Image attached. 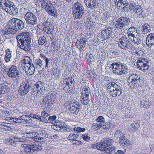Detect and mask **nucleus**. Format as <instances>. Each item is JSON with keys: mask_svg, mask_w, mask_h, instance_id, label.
Instances as JSON below:
<instances>
[{"mask_svg": "<svg viewBox=\"0 0 154 154\" xmlns=\"http://www.w3.org/2000/svg\"><path fill=\"white\" fill-rule=\"evenodd\" d=\"M5 54L4 59L7 63L9 62L12 56L11 54V51H10L9 49H7L5 51Z\"/></svg>", "mask_w": 154, "mask_h": 154, "instance_id": "34", "label": "nucleus"}, {"mask_svg": "<svg viewBox=\"0 0 154 154\" xmlns=\"http://www.w3.org/2000/svg\"><path fill=\"white\" fill-rule=\"evenodd\" d=\"M41 4L42 8H45V10L49 14L51 15L54 14V7L51 5H48L47 3V0H43L41 2Z\"/></svg>", "mask_w": 154, "mask_h": 154, "instance_id": "16", "label": "nucleus"}, {"mask_svg": "<svg viewBox=\"0 0 154 154\" xmlns=\"http://www.w3.org/2000/svg\"><path fill=\"white\" fill-rule=\"evenodd\" d=\"M103 123H100L98 124L96 123H94L91 126V128L94 130H97L99 129L100 127H102L103 125Z\"/></svg>", "mask_w": 154, "mask_h": 154, "instance_id": "42", "label": "nucleus"}, {"mask_svg": "<svg viewBox=\"0 0 154 154\" xmlns=\"http://www.w3.org/2000/svg\"><path fill=\"white\" fill-rule=\"evenodd\" d=\"M96 121L97 122L103 123V125H104L105 119L102 116H99L96 119Z\"/></svg>", "mask_w": 154, "mask_h": 154, "instance_id": "55", "label": "nucleus"}, {"mask_svg": "<svg viewBox=\"0 0 154 154\" xmlns=\"http://www.w3.org/2000/svg\"><path fill=\"white\" fill-rule=\"evenodd\" d=\"M137 5L135 2H134L133 1H131L129 6V9H133V10L135 8L136 6H137Z\"/></svg>", "mask_w": 154, "mask_h": 154, "instance_id": "61", "label": "nucleus"}, {"mask_svg": "<svg viewBox=\"0 0 154 154\" xmlns=\"http://www.w3.org/2000/svg\"><path fill=\"white\" fill-rule=\"evenodd\" d=\"M7 87L4 85H0V94H3L7 92Z\"/></svg>", "mask_w": 154, "mask_h": 154, "instance_id": "45", "label": "nucleus"}, {"mask_svg": "<svg viewBox=\"0 0 154 154\" xmlns=\"http://www.w3.org/2000/svg\"><path fill=\"white\" fill-rule=\"evenodd\" d=\"M114 2L116 7L117 8L121 7L125 10V8L127 9L128 3L127 0H114Z\"/></svg>", "mask_w": 154, "mask_h": 154, "instance_id": "17", "label": "nucleus"}, {"mask_svg": "<svg viewBox=\"0 0 154 154\" xmlns=\"http://www.w3.org/2000/svg\"><path fill=\"white\" fill-rule=\"evenodd\" d=\"M81 106V104L77 101L70 103L69 108L70 112L74 115H77L80 110Z\"/></svg>", "mask_w": 154, "mask_h": 154, "instance_id": "11", "label": "nucleus"}, {"mask_svg": "<svg viewBox=\"0 0 154 154\" xmlns=\"http://www.w3.org/2000/svg\"><path fill=\"white\" fill-rule=\"evenodd\" d=\"M16 38L18 42L21 44L20 48L21 49L26 51L30 50L31 40L29 32L26 31L20 33L16 35Z\"/></svg>", "mask_w": 154, "mask_h": 154, "instance_id": "2", "label": "nucleus"}, {"mask_svg": "<svg viewBox=\"0 0 154 154\" xmlns=\"http://www.w3.org/2000/svg\"><path fill=\"white\" fill-rule=\"evenodd\" d=\"M140 106L141 107L148 109L149 108V105L147 100H142L140 102Z\"/></svg>", "mask_w": 154, "mask_h": 154, "instance_id": "41", "label": "nucleus"}, {"mask_svg": "<svg viewBox=\"0 0 154 154\" xmlns=\"http://www.w3.org/2000/svg\"><path fill=\"white\" fill-rule=\"evenodd\" d=\"M24 26V23L22 20L17 18L11 19L5 27L4 35L7 38H9L11 34H14L17 30H22Z\"/></svg>", "mask_w": 154, "mask_h": 154, "instance_id": "1", "label": "nucleus"}, {"mask_svg": "<svg viewBox=\"0 0 154 154\" xmlns=\"http://www.w3.org/2000/svg\"><path fill=\"white\" fill-rule=\"evenodd\" d=\"M84 8L79 2H77L73 5V17L75 18H80L84 12Z\"/></svg>", "mask_w": 154, "mask_h": 154, "instance_id": "6", "label": "nucleus"}, {"mask_svg": "<svg viewBox=\"0 0 154 154\" xmlns=\"http://www.w3.org/2000/svg\"><path fill=\"white\" fill-rule=\"evenodd\" d=\"M133 10L134 13L137 15H139L142 14L143 11L142 7L138 5L136 6L135 8Z\"/></svg>", "mask_w": 154, "mask_h": 154, "instance_id": "40", "label": "nucleus"}, {"mask_svg": "<svg viewBox=\"0 0 154 154\" xmlns=\"http://www.w3.org/2000/svg\"><path fill=\"white\" fill-rule=\"evenodd\" d=\"M101 37L103 39H106L109 38V36H108V35L104 30L101 31Z\"/></svg>", "mask_w": 154, "mask_h": 154, "instance_id": "54", "label": "nucleus"}, {"mask_svg": "<svg viewBox=\"0 0 154 154\" xmlns=\"http://www.w3.org/2000/svg\"><path fill=\"white\" fill-rule=\"evenodd\" d=\"M140 76L139 75L133 74L131 75L129 77V79L131 80V83L133 85H135L139 82Z\"/></svg>", "mask_w": 154, "mask_h": 154, "instance_id": "30", "label": "nucleus"}, {"mask_svg": "<svg viewBox=\"0 0 154 154\" xmlns=\"http://www.w3.org/2000/svg\"><path fill=\"white\" fill-rule=\"evenodd\" d=\"M56 119V117L55 116L53 115L52 116H49L48 119L49 121L51 123H52V122L54 121Z\"/></svg>", "mask_w": 154, "mask_h": 154, "instance_id": "63", "label": "nucleus"}, {"mask_svg": "<svg viewBox=\"0 0 154 154\" xmlns=\"http://www.w3.org/2000/svg\"><path fill=\"white\" fill-rule=\"evenodd\" d=\"M146 44L149 47L154 45V33H150L146 37Z\"/></svg>", "mask_w": 154, "mask_h": 154, "instance_id": "22", "label": "nucleus"}, {"mask_svg": "<svg viewBox=\"0 0 154 154\" xmlns=\"http://www.w3.org/2000/svg\"><path fill=\"white\" fill-rule=\"evenodd\" d=\"M42 61L40 59H38L35 60V67L38 68H41L43 65Z\"/></svg>", "mask_w": 154, "mask_h": 154, "instance_id": "44", "label": "nucleus"}, {"mask_svg": "<svg viewBox=\"0 0 154 154\" xmlns=\"http://www.w3.org/2000/svg\"><path fill=\"white\" fill-rule=\"evenodd\" d=\"M45 138L39 136L36 138H35V140L39 142H42L45 141Z\"/></svg>", "mask_w": 154, "mask_h": 154, "instance_id": "60", "label": "nucleus"}, {"mask_svg": "<svg viewBox=\"0 0 154 154\" xmlns=\"http://www.w3.org/2000/svg\"><path fill=\"white\" fill-rule=\"evenodd\" d=\"M118 45L119 48L123 49H130L132 46L131 42L125 36H122L119 39Z\"/></svg>", "mask_w": 154, "mask_h": 154, "instance_id": "9", "label": "nucleus"}, {"mask_svg": "<svg viewBox=\"0 0 154 154\" xmlns=\"http://www.w3.org/2000/svg\"><path fill=\"white\" fill-rule=\"evenodd\" d=\"M31 66H34V65H33V64H32L28 65L27 66H26V65L25 66H23L22 68L23 69V70L26 72V71L27 68L28 69H29V70L30 69V67Z\"/></svg>", "mask_w": 154, "mask_h": 154, "instance_id": "62", "label": "nucleus"}, {"mask_svg": "<svg viewBox=\"0 0 154 154\" xmlns=\"http://www.w3.org/2000/svg\"><path fill=\"white\" fill-rule=\"evenodd\" d=\"M140 127L138 123H134L130 125L128 127V131L131 132H134L136 131Z\"/></svg>", "mask_w": 154, "mask_h": 154, "instance_id": "28", "label": "nucleus"}, {"mask_svg": "<svg viewBox=\"0 0 154 154\" xmlns=\"http://www.w3.org/2000/svg\"><path fill=\"white\" fill-rule=\"evenodd\" d=\"M6 12L11 15H17L18 14V9L13 3Z\"/></svg>", "mask_w": 154, "mask_h": 154, "instance_id": "23", "label": "nucleus"}, {"mask_svg": "<svg viewBox=\"0 0 154 154\" xmlns=\"http://www.w3.org/2000/svg\"><path fill=\"white\" fill-rule=\"evenodd\" d=\"M53 75L56 76H59L60 74V69H54L53 72Z\"/></svg>", "mask_w": 154, "mask_h": 154, "instance_id": "58", "label": "nucleus"}, {"mask_svg": "<svg viewBox=\"0 0 154 154\" xmlns=\"http://www.w3.org/2000/svg\"><path fill=\"white\" fill-rule=\"evenodd\" d=\"M7 75L9 77L16 78L17 81L19 80V72L17 70L16 66L12 65L7 71Z\"/></svg>", "mask_w": 154, "mask_h": 154, "instance_id": "10", "label": "nucleus"}, {"mask_svg": "<svg viewBox=\"0 0 154 154\" xmlns=\"http://www.w3.org/2000/svg\"><path fill=\"white\" fill-rule=\"evenodd\" d=\"M91 96L82 95L81 96V102L83 105H86L90 102Z\"/></svg>", "mask_w": 154, "mask_h": 154, "instance_id": "25", "label": "nucleus"}, {"mask_svg": "<svg viewBox=\"0 0 154 154\" xmlns=\"http://www.w3.org/2000/svg\"><path fill=\"white\" fill-rule=\"evenodd\" d=\"M13 3L12 2L9 0H6L5 1V2L0 5V7L1 9L6 12Z\"/></svg>", "mask_w": 154, "mask_h": 154, "instance_id": "24", "label": "nucleus"}, {"mask_svg": "<svg viewBox=\"0 0 154 154\" xmlns=\"http://www.w3.org/2000/svg\"><path fill=\"white\" fill-rule=\"evenodd\" d=\"M113 72L115 74H125L127 72L128 68L126 64L123 63L122 59L118 57L115 62L111 65Z\"/></svg>", "mask_w": 154, "mask_h": 154, "instance_id": "3", "label": "nucleus"}, {"mask_svg": "<svg viewBox=\"0 0 154 154\" xmlns=\"http://www.w3.org/2000/svg\"><path fill=\"white\" fill-rule=\"evenodd\" d=\"M104 30L106 33V34L108 35V36L109 37V36L112 33V28L110 27H106L105 28Z\"/></svg>", "mask_w": 154, "mask_h": 154, "instance_id": "47", "label": "nucleus"}, {"mask_svg": "<svg viewBox=\"0 0 154 154\" xmlns=\"http://www.w3.org/2000/svg\"><path fill=\"white\" fill-rule=\"evenodd\" d=\"M32 152H34L35 151H41L42 149V147L36 144L31 145Z\"/></svg>", "mask_w": 154, "mask_h": 154, "instance_id": "38", "label": "nucleus"}, {"mask_svg": "<svg viewBox=\"0 0 154 154\" xmlns=\"http://www.w3.org/2000/svg\"><path fill=\"white\" fill-rule=\"evenodd\" d=\"M52 97V96L49 95L46 96L43 100V104L47 105V106H50L53 104Z\"/></svg>", "mask_w": 154, "mask_h": 154, "instance_id": "26", "label": "nucleus"}, {"mask_svg": "<svg viewBox=\"0 0 154 154\" xmlns=\"http://www.w3.org/2000/svg\"><path fill=\"white\" fill-rule=\"evenodd\" d=\"M150 27L149 25L145 23L142 26V33L144 34L147 33L150 31Z\"/></svg>", "mask_w": 154, "mask_h": 154, "instance_id": "37", "label": "nucleus"}, {"mask_svg": "<svg viewBox=\"0 0 154 154\" xmlns=\"http://www.w3.org/2000/svg\"><path fill=\"white\" fill-rule=\"evenodd\" d=\"M40 34L39 33L38 34L37 33V37L38 38V43L40 45H42L44 44L46 42V39L44 36L42 35L41 36H40Z\"/></svg>", "mask_w": 154, "mask_h": 154, "instance_id": "35", "label": "nucleus"}, {"mask_svg": "<svg viewBox=\"0 0 154 154\" xmlns=\"http://www.w3.org/2000/svg\"><path fill=\"white\" fill-rule=\"evenodd\" d=\"M124 136L122 133L119 130H117L115 133L114 136L116 138H118L119 137V140L120 138L122 136Z\"/></svg>", "mask_w": 154, "mask_h": 154, "instance_id": "51", "label": "nucleus"}, {"mask_svg": "<svg viewBox=\"0 0 154 154\" xmlns=\"http://www.w3.org/2000/svg\"><path fill=\"white\" fill-rule=\"evenodd\" d=\"M42 117V121L44 119L45 117H48L49 116V114L46 112L45 111H42L41 113Z\"/></svg>", "mask_w": 154, "mask_h": 154, "instance_id": "64", "label": "nucleus"}, {"mask_svg": "<svg viewBox=\"0 0 154 154\" xmlns=\"http://www.w3.org/2000/svg\"><path fill=\"white\" fill-rule=\"evenodd\" d=\"M130 22V20L129 18L122 17L118 18L116 20L115 26L117 28L120 29L125 28L129 25Z\"/></svg>", "mask_w": 154, "mask_h": 154, "instance_id": "8", "label": "nucleus"}, {"mask_svg": "<svg viewBox=\"0 0 154 154\" xmlns=\"http://www.w3.org/2000/svg\"><path fill=\"white\" fill-rule=\"evenodd\" d=\"M80 90H82V95L91 96V90L88 86H87L84 82L81 83Z\"/></svg>", "mask_w": 154, "mask_h": 154, "instance_id": "18", "label": "nucleus"}, {"mask_svg": "<svg viewBox=\"0 0 154 154\" xmlns=\"http://www.w3.org/2000/svg\"><path fill=\"white\" fill-rule=\"evenodd\" d=\"M78 135H76L74 134H70L69 136L68 139L69 140H75L78 137Z\"/></svg>", "mask_w": 154, "mask_h": 154, "instance_id": "48", "label": "nucleus"}, {"mask_svg": "<svg viewBox=\"0 0 154 154\" xmlns=\"http://www.w3.org/2000/svg\"><path fill=\"white\" fill-rule=\"evenodd\" d=\"M20 118L22 120L25 121H28L30 120L31 119L29 116L27 115H23L20 117Z\"/></svg>", "mask_w": 154, "mask_h": 154, "instance_id": "57", "label": "nucleus"}, {"mask_svg": "<svg viewBox=\"0 0 154 154\" xmlns=\"http://www.w3.org/2000/svg\"><path fill=\"white\" fill-rule=\"evenodd\" d=\"M73 130L74 131H76L77 132H85L86 129L85 128L78 127L74 128H73Z\"/></svg>", "mask_w": 154, "mask_h": 154, "instance_id": "50", "label": "nucleus"}, {"mask_svg": "<svg viewBox=\"0 0 154 154\" xmlns=\"http://www.w3.org/2000/svg\"><path fill=\"white\" fill-rule=\"evenodd\" d=\"M100 150L102 152L103 154H109L114 152L115 149L114 147L111 146L105 148L104 149Z\"/></svg>", "mask_w": 154, "mask_h": 154, "instance_id": "31", "label": "nucleus"}, {"mask_svg": "<svg viewBox=\"0 0 154 154\" xmlns=\"http://www.w3.org/2000/svg\"><path fill=\"white\" fill-rule=\"evenodd\" d=\"M29 116L32 118L38 119L40 121H42V118H41V117L39 115L31 114H30Z\"/></svg>", "mask_w": 154, "mask_h": 154, "instance_id": "52", "label": "nucleus"}, {"mask_svg": "<svg viewBox=\"0 0 154 154\" xmlns=\"http://www.w3.org/2000/svg\"><path fill=\"white\" fill-rule=\"evenodd\" d=\"M129 39L132 42H134L136 45H139L141 43V40L140 37L137 34L129 38Z\"/></svg>", "mask_w": 154, "mask_h": 154, "instance_id": "27", "label": "nucleus"}, {"mask_svg": "<svg viewBox=\"0 0 154 154\" xmlns=\"http://www.w3.org/2000/svg\"><path fill=\"white\" fill-rule=\"evenodd\" d=\"M24 18L26 22L28 24L34 25L37 23V17L32 12H29L26 13Z\"/></svg>", "mask_w": 154, "mask_h": 154, "instance_id": "12", "label": "nucleus"}, {"mask_svg": "<svg viewBox=\"0 0 154 154\" xmlns=\"http://www.w3.org/2000/svg\"><path fill=\"white\" fill-rule=\"evenodd\" d=\"M27 69H28L27 68ZM30 69H26V73L28 75H32L33 74L35 71V66H31L30 67Z\"/></svg>", "mask_w": 154, "mask_h": 154, "instance_id": "46", "label": "nucleus"}, {"mask_svg": "<svg viewBox=\"0 0 154 154\" xmlns=\"http://www.w3.org/2000/svg\"><path fill=\"white\" fill-rule=\"evenodd\" d=\"M21 146L24 148L23 149L25 152H32L31 145L26 144H23Z\"/></svg>", "mask_w": 154, "mask_h": 154, "instance_id": "39", "label": "nucleus"}, {"mask_svg": "<svg viewBox=\"0 0 154 154\" xmlns=\"http://www.w3.org/2000/svg\"><path fill=\"white\" fill-rule=\"evenodd\" d=\"M39 135L40 137H44L45 138L47 137L48 135L45 130H41L39 131Z\"/></svg>", "mask_w": 154, "mask_h": 154, "instance_id": "53", "label": "nucleus"}, {"mask_svg": "<svg viewBox=\"0 0 154 154\" xmlns=\"http://www.w3.org/2000/svg\"><path fill=\"white\" fill-rule=\"evenodd\" d=\"M24 135L25 137L28 138L34 139L32 132L29 131L28 132H26Z\"/></svg>", "mask_w": 154, "mask_h": 154, "instance_id": "56", "label": "nucleus"}, {"mask_svg": "<svg viewBox=\"0 0 154 154\" xmlns=\"http://www.w3.org/2000/svg\"><path fill=\"white\" fill-rule=\"evenodd\" d=\"M106 87L107 91L111 96L116 97L121 95L122 89L120 86L114 82H110L107 85Z\"/></svg>", "mask_w": 154, "mask_h": 154, "instance_id": "4", "label": "nucleus"}, {"mask_svg": "<svg viewBox=\"0 0 154 154\" xmlns=\"http://www.w3.org/2000/svg\"><path fill=\"white\" fill-rule=\"evenodd\" d=\"M44 85L40 81L36 82L33 86V90L34 91H37L41 93L44 90Z\"/></svg>", "mask_w": 154, "mask_h": 154, "instance_id": "21", "label": "nucleus"}, {"mask_svg": "<svg viewBox=\"0 0 154 154\" xmlns=\"http://www.w3.org/2000/svg\"><path fill=\"white\" fill-rule=\"evenodd\" d=\"M112 144V140L110 139L106 138L100 142L92 144L91 147L92 148L97 149L98 150H102L105 148L109 147Z\"/></svg>", "mask_w": 154, "mask_h": 154, "instance_id": "7", "label": "nucleus"}, {"mask_svg": "<svg viewBox=\"0 0 154 154\" xmlns=\"http://www.w3.org/2000/svg\"><path fill=\"white\" fill-rule=\"evenodd\" d=\"M87 42V40L85 38L81 39L79 41L78 40L77 42V43L78 45V46L79 48H82L86 45V43Z\"/></svg>", "mask_w": 154, "mask_h": 154, "instance_id": "33", "label": "nucleus"}, {"mask_svg": "<svg viewBox=\"0 0 154 154\" xmlns=\"http://www.w3.org/2000/svg\"><path fill=\"white\" fill-rule=\"evenodd\" d=\"M82 139L86 141H88L90 139V137L88 136V134L87 133L82 134Z\"/></svg>", "mask_w": 154, "mask_h": 154, "instance_id": "59", "label": "nucleus"}, {"mask_svg": "<svg viewBox=\"0 0 154 154\" xmlns=\"http://www.w3.org/2000/svg\"><path fill=\"white\" fill-rule=\"evenodd\" d=\"M128 38H130L137 34V29L134 27H131L128 30Z\"/></svg>", "mask_w": 154, "mask_h": 154, "instance_id": "29", "label": "nucleus"}, {"mask_svg": "<svg viewBox=\"0 0 154 154\" xmlns=\"http://www.w3.org/2000/svg\"><path fill=\"white\" fill-rule=\"evenodd\" d=\"M53 29L54 26L50 23H45V24L43 26L42 30L48 34L51 33L52 34L53 33Z\"/></svg>", "mask_w": 154, "mask_h": 154, "instance_id": "19", "label": "nucleus"}, {"mask_svg": "<svg viewBox=\"0 0 154 154\" xmlns=\"http://www.w3.org/2000/svg\"><path fill=\"white\" fill-rule=\"evenodd\" d=\"M22 63L23 64V66H25L26 65L27 66L33 64L31 59L30 57L28 56H26L23 59Z\"/></svg>", "mask_w": 154, "mask_h": 154, "instance_id": "36", "label": "nucleus"}, {"mask_svg": "<svg viewBox=\"0 0 154 154\" xmlns=\"http://www.w3.org/2000/svg\"><path fill=\"white\" fill-rule=\"evenodd\" d=\"M7 119L11 122H13L17 123L22 122L21 119L20 118H17L15 117H9Z\"/></svg>", "mask_w": 154, "mask_h": 154, "instance_id": "43", "label": "nucleus"}, {"mask_svg": "<svg viewBox=\"0 0 154 154\" xmlns=\"http://www.w3.org/2000/svg\"><path fill=\"white\" fill-rule=\"evenodd\" d=\"M136 64L137 67L144 72L147 71L150 67L148 60L144 57L139 58Z\"/></svg>", "mask_w": 154, "mask_h": 154, "instance_id": "5", "label": "nucleus"}, {"mask_svg": "<svg viewBox=\"0 0 154 154\" xmlns=\"http://www.w3.org/2000/svg\"><path fill=\"white\" fill-rule=\"evenodd\" d=\"M22 141V138L13 137L11 139H5L4 142L5 144L11 145L13 146L17 147L18 145V142Z\"/></svg>", "mask_w": 154, "mask_h": 154, "instance_id": "14", "label": "nucleus"}, {"mask_svg": "<svg viewBox=\"0 0 154 154\" xmlns=\"http://www.w3.org/2000/svg\"><path fill=\"white\" fill-rule=\"evenodd\" d=\"M119 143L122 146L127 148H130L131 145L130 141L125 137L124 136H122L119 140Z\"/></svg>", "mask_w": 154, "mask_h": 154, "instance_id": "20", "label": "nucleus"}, {"mask_svg": "<svg viewBox=\"0 0 154 154\" xmlns=\"http://www.w3.org/2000/svg\"><path fill=\"white\" fill-rule=\"evenodd\" d=\"M89 0L88 2H86L87 6L91 9L95 8L97 3V1L96 0Z\"/></svg>", "mask_w": 154, "mask_h": 154, "instance_id": "32", "label": "nucleus"}, {"mask_svg": "<svg viewBox=\"0 0 154 154\" xmlns=\"http://www.w3.org/2000/svg\"><path fill=\"white\" fill-rule=\"evenodd\" d=\"M112 126V124L110 122H107L106 124L104 122V125L103 126V128L104 130L109 129Z\"/></svg>", "mask_w": 154, "mask_h": 154, "instance_id": "49", "label": "nucleus"}, {"mask_svg": "<svg viewBox=\"0 0 154 154\" xmlns=\"http://www.w3.org/2000/svg\"><path fill=\"white\" fill-rule=\"evenodd\" d=\"M73 81L72 77L66 78L63 80L62 85V87H63V89L66 91H70V88H69L72 85Z\"/></svg>", "mask_w": 154, "mask_h": 154, "instance_id": "15", "label": "nucleus"}, {"mask_svg": "<svg viewBox=\"0 0 154 154\" xmlns=\"http://www.w3.org/2000/svg\"><path fill=\"white\" fill-rule=\"evenodd\" d=\"M31 87L29 84L23 83L20 85L18 91L19 94L21 96L26 95L30 90Z\"/></svg>", "mask_w": 154, "mask_h": 154, "instance_id": "13", "label": "nucleus"}]
</instances>
